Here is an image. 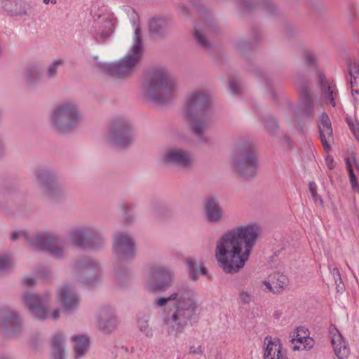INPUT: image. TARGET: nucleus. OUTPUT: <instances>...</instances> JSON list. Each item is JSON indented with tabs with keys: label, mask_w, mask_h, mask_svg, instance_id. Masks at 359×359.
I'll list each match as a JSON object with an SVG mask.
<instances>
[{
	"label": "nucleus",
	"mask_w": 359,
	"mask_h": 359,
	"mask_svg": "<svg viewBox=\"0 0 359 359\" xmlns=\"http://www.w3.org/2000/svg\"><path fill=\"white\" fill-rule=\"evenodd\" d=\"M62 63V61L60 59L55 60L48 65L47 71L43 75L39 67L36 65L29 66L26 69V79L31 83H34L43 78L47 79H54L56 77L58 68Z\"/></svg>",
	"instance_id": "obj_16"
},
{
	"label": "nucleus",
	"mask_w": 359,
	"mask_h": 359,
	"mask_svg": "<svg viewBox=\"0 0 359 359\" xmlns=\"http://www.w3.org/2000/svg\"><path fill=\"white\" fill-rule=\"evenodd\" d=\"M329 333L336 356L339 359L347 358L350 353L348 342L335 327H330Z\"/></svg>",
	"instance_id": "obj_24"
},
{
	"label": "nucleus",
	"mask_w": 359,
	"mask_h": 359,
	"mask_svg": "<svg viewBox=\"0 0 359 359\" xmlns=\"http://www.w3.org/2000/svg\"><path fill=\"white\" fill-rule=\"evenodd\" d=\"M231 165L244 180L253 178L257 172L258 162L252 147L249 143H238L234 147Z\"/></svg>",
	"instance_id": "obj_8"
},
{
	"label": "nucleus",
	"mask_w": 359,
	"mask_h": 359,
	"mask_svg": "<svg viewBox=\"0 0 359 359\" xmlns=\"http://www.w3.org/2000/svg\"><path fill=\"white\" fill-rule=\"evenodd\" d=\"M349 74L352 97L355 104H359V66L356 64H351Z\"/></svg>",
	"instance_id": "obj_30"
},
{
	"label": "nucleus",
	"mask_w": 359,
	"mask_h": 359,
	"mask_svg": "<svg viewBox=\"0 0 359 359\" xmlns=\"http://www.w3.org/2000/svg\"><path fill=\"white\" fill-rule=\"evenodd\" d=\"M266 127L269 129L270 126L269 124H266Z\"/></svg>",
	"instance_id": "obj_58"
},
{
	"label": "nucleus",
	"mask_w": 359,
	"mask_h": 359,
	"mask_svg": "<svg viewBox=\"0 0 359 359\" xmlns=\"http://www.w3.org/2000/svg\"><path fill=\"white\" fill-rule=\"evenodd\" d=\"M105 139L109 145L122 149L132 144L134 135L128 123L116 122L110 126Z\"/></svg>",
	"instance_id": "obj_13"
},
{
	"label": "nucleus",
	"mask_w": 359,
	"mask_h": 359,
	"mask_svg": "<svg viewBox=\"0 0 359 359\" xmlns=\"http://www.w3.org/2000/svg\"><path fill=\"white\" fill-rule=\"evenodd\" d=\"M255 6L260 7L268 13L272 12L274 9V6L265 0H243L242 1V7L245 10H250Z\"/></svg>",
	"instance_id": "obj_35"
},
{
	"label": "nucleus",
	"mask_w": 359,
	"mask_h": 359,
	"mask_svg": "<svg viewBox=\"0 0 359 359\" xmlns=\"http://www.w3.org/2000/svg\"><path fill=\"white\" fill-rule=\"evenodd\" d=\"M189 352H190V353H193V354L201 353H202L201 346H198L196 348L192 346L190 348Z\"/></svg>",
	"instance_id": "obj_50"
},
{
	"label": "nucleus",
	"mask_w": 359,
	"mask_h": 359,
	"mask_svg": "<svg viewBox=\"0 0 359 359\" xmlns=\"http://www.w3.org/2000/svg\"><path fill=\"white\" fill-rule=\"evenodd\" d=\"M149 278L161 280V283L148 285L147 290L154 291H162L166 290L171 284L173 278V272L168 268L160 266L153 269L149 273Z\"/></svg>",
	"instance_id": "obj_20"
},
{
	"label": "nucleus",
	"mask_w": 359,
	"mask_h": 359,
	"mask_svg": "<svg viewBox=\"0 0 359 359\" xmlns=\"http://www.w3.org/2000/svg\"><path fill=\"white\" fill-rule=\"evenodd\" d=\"M57 299L67 312L76 309L80 302L79 296L69 285H63L58 288Z\"/></svg>",
	"instance_id": "obj_21"
},
{
	"label": "nucleus",
	"mask_w": 359,
	"mask_h": 359,
	"mask_svg": "<svg viewBox=\"0 0 359 359\" xmlns=\"http://www.w3.org/2000/svg\"><path fill=\"white\" fill-rule=\"evenodd\" d=\"M83 118L78 103L68 100L54 107L50 111L49 121L55 132L64 134L74 130Z\"/></svg>",
	"instance_id": "obj_6"
},
{
	"label": "nucleus",
	"mask_w": 359,
	"mask_h": 359,
	"mask_svg": "<svg viewBox=\"0 0 359 359\" xmlns=\"http://www.w3.org/2000/svg\"><path fill=\"white\" fill-rule=\"evenodd\" d=\"M5 154V147L3 141L0 138V158Z\"/></svg>",
	"instance_id": "obj_52"
},
{
	"label": "nucleus",
	"mask_w": 359,
	"mask_h": 359,
	"mask_svg": "<svg viewBox=\"0 0 359 359\" xmlns=\"http://www.w3.org/2000/svg\"><path fill=\"white\" fill-rule=\"evenodd\" d=\"M4 10L11 16L27 15V8L24 0H3Z\"/></svg>",
	"instance_id": "obj_28"
},
{
	"label": "nucleus",
	"mask_w": 359,
	"mask_h": 359,
	"mask_svg": "<svg viewBox=\"0 0 359 359\" xmlns=\"http://www.w3.org/2000/svg\"><path fill=\"white\" fill-rule=\"evenodd\" d=\"M349 128L355 138L359 142V122L358 121H348Z\"/></svg>",
	"instance_id": "obj_45"
},
{
	"label": "nucleus",
	"mask_w": 359,
	"mask_h": 359,
	"mask_svg": "<svg viewBox=\"0 0 359 359\" xmlns=\"http://www.w3.org/2000/svg\"><path fill=\"white\" fill-rule=\"evenodd\" d=\"M264 359H287L280 341L278 338L267 336L264 340Z\"/></svg>",
	"instance_id": "obj_23"
},
{
	"label": "nucleus",
	"mask_w": 359,
	"mask_h": 359,
	"mask_svg": "<svg viewBox=\"0 0 359 359\" xmlns=\"http://www.w3.org/2000/svg\"><path fill=\"white\" fill-rule=\"evenodd\" d=\"M11 240L26 242L32 249L47 251L55 258H60L64 255L63 242L59 236L50 231H43L31 236L27 231L20 230L11 234Z\"/></svg>",
	"instance_id": "obj_7"
},
{
	"label": "nucleus",
	"mask_w": 359,
	"mask_h": 359,
	"mask_svg": "<svg viewBox=\"0 0 359 359\" xmlns=\"http://www.w3.org/2000/svg\"><path fill=\"white\" fill-rule=\"evenodd\" d=\"M71 243L81 249L98 250L106 245L102 231L93 224H83L72 228L68 234Z\"/></svg>",
	"instance_id": "obj_9"
},
{
	"label": "nucleus",
	"mask_w": 359,
	"mask_h": 359,
	"mask_svg": "<svg viewBox=\"0 0 359 359\" xmlns=\"http://www.w3.org/2000/svg\"><path fill=\"white\" fill-rule=\"evenodd\" d=\"M117 276H118V278H120V276H121V275H120L118 273H117Z\"/></svg>",
	"instance_id": "obj_59"
},
{
	"label": "nucleus",
	"mask_w": 359,
	"mask_h": 359,
	"mask_svg": "<svg viewBox=\"0 0 359 359\" xmlns=\"http://www.w3.org/2000/svg\"><path fill=\"white\" fill-rule=\"evenodd\" d=\"M169 22L163 16H155L149 20V32L153 36H159L164 33Z\"/></svg>",
	"instance_id": "obj_31"
},
{
	"label": "nucleus",
	"mask_w": 359,
	"mask_h": 359,
	"mask_svg": "<svg viewBox=\"0 0 359 359\" xmlns=\"http://www.w3.org/2000/svg\"><path fill=\"white\" fill-rule=\"evenodd\" d=\"M318 128L321 143L325 151L330 150V142L333 141V131L328 115L323 112L319 120Z\"/></svg>",
	"instance_id": "obj_26"
},
{
	"label": "nucleus",
	"mask_w": 359,
	"mask_h": 359,
	"mask_svg": "<svg viewBox=\"0 0 359 359\" xmlns=\"http://www.w3.org/2000/svg\"><path fill=\"white\" fill-rule=\"evenodd\" d=\"M325 163L327 167L330 170H332L334 167V161L332 156H327L325 158Z\"/></svg>",
	"instance_id": "obj_49"
},
{
	"label": "nucleus",
	"mask_w": 359,
	"mask_h": 359,
	"mask_svg": "<svg viewBox=\"0 0 359 359\" xmlns=\"http://www.w3.org/2000/svg\"><path fill=\"white\" fill-rule=\"evenodd\" d=\"M240 89V85L239 83L234 79H231L229 81V90L232 93H238Z\"/></svg>",
	"instance_id": "obj_46"
},
{
	"label": "nucleus",
	"mask_w": 359,
	"mask_h": 359,
	"mask_svg": "<svg viewBox=\"0 0 359 359\" xmlns=\"http://www.w3.org/2000/svg\"><path fill=\"white\" fill-rule=\"evenodd\" d=\"M161 160L168 165L187 168L191 165L193 157L187 150L180 147H172L164 150L161 154Z\"/></svg>",
	"instance_id": "obj_15"
},
{
	"label": "nucleus",
	"mask_w": 359,
	"mask_h": 359,
	"mask_svg": "<svg viewBox=\"0 0 359 359\" xmlns=\"http://www.w3.org/2000/svg\"><path fill=\"white\" fill-rule=\"evenodd\" d=\"M252 295L250 292L243 290L238 296V302L241 304H249L252 301Z\"/></svg>",
	"instance_id": "obj_39"
},
{
	"label": "nucleus",
	"mask_w": 359,
	"mask_h": 359,
	"mask_svg": "<svg viewBox=\"0 0 359 359\" xmlns=\"http://www.w3.org/2000/svg\"><path fill=\"white\" fill-rule=\"evenodd\" d=\"M346 167L349 173L350 177V182L352 186V188L354 191H359V186L357 182L356 177L353 173V170L351 165V160L348 158L346 159Z\"/></svg>",
	"instance_id": "obj_38"
},
{
	"label": "nucleus",
	"mask_w": 359,
	"mask_h": 359,
	"mask_svg": "<svg viewBox=\"0 0 359 359\" xmlns=\"http://www.w3.org/2000/svg\"><path fill=\"white\" fill-rule=\"evenodd\" d=\"M52 359H65V339L61 333H55L50 338Z\"/></svg>",
	"instance_id": "obj_29"
},
{
	"label": "nucleus",
	"mask_w": 359,
	"mask_h": 359,
	"mask_svg": "<svg viewBox=\"0 0 359 359\" xmlns=\"http://www.w3.org/2000/svg\"><path fill=\"white\" fill-rule=\"evenodd\" d=\"M50 1V0H43V4H49Z\"/></svg>",
	"instance_id": "obj_56"
},
{
	"label": "nucleus",
	"mask_w": 359,
	"mask_h": 359,
	"mask_svg": "<svg viewBox=\"0 0 359 359\" xmlns=\"http://www.w3.org/2000/svg\"><path fill=\"white\" fill-rule=\"evenodd\" d=\"M23 323L18 313L8 306L0 307V332L15 338L23 332Z\"/></svg>",
	"instance_id": "obj_14"
},
{
	"label": "nucleus",
	"mask_w": 359,
	"mask_h": 359,
	"mask_svg": "<svg viewBox=\"0 0 359 359\" xmlns=\"http://www.w3.org/2000/svg\"><path fill=\"white\" fill-rule=\"evenodd\" d=\"M178 87L170 73L165 68L154 70L143 85V95L148 101L163 103L171 99Z\"/></svg>",
	"instance_id": "obj_5"
},
{
	"label": "nucleus",
	"mask_w": 359,
	"mask_h": 359,
	"mask_svg": "<svg viewBox=\"0 0 359 359\" xmlns=\"http://www.w3.org/2000/svg\"><path fill=\"white\" fill-rule=\"evenodd\" d=\"M299 90L301 93V101L298 107H290L289 112L292 114L299 113L302 116L311 117L313 116L318 109V104H316L309 93L306 87L299 86Z\"/></svg>",
	"instance_id": "obj_17"
},
{
	"label": "nucleus",
	"mask_w": 359,
	"mask_h": 359,
	"mask_svg": "<svg viewBox=\"0 0 359 359\" xmlns=\"http://www.w3.org/2000/svg\"><path fill=\"white\" fill-rule=\"evenodd\" d=\"M304 60L308 65H315L316 62V56L313 52L306 50L304 53Z\"/></svg>",
	"instance_id": "obj_42"
},
{
	"label": "nucleus",
	"mask_w": 359,
	"mask_h": 359,
	"mask_svg": "<svg viewBox=\"0 0 359 359\" xmlns=\"http://www.w3.org/2000/svg\"><path fill=\"white\" fill-rule=\"evenodd\" d=\"M293 338L304 339L305 345L303 346L304 347L311 348L314 345L313 339L309 337L308 329L304 327H297Z\"/></svg>",
	"instance_id": "obj_36"
},
{
	"label": "nucleus",
	"mask_w": 359,
	"mask_h": 359,
	"mask_svg": "<svg viewBox=\"0 0 359 359\" xmlns=\"http://www.w3.org/2000/svg\"><path fill=\"white\" fill-rule=\"evenodd\" d=\"M126 11L131 16V22L134 29L133 42L127 54L117 62L104 63L102 69L112 76L125 79L132 76L137 69L143 55V46L140 36L139 20L135 10L129 6Z\"/></svg>",
	"instance_id": "obj_4"
},
{
	"label": "nucleus",
	"mask_w": 359,
	"mask_h": 359,
	"mask_svg": "<svg viewBox=\"0 0 359 359\" xmlns=\"http://www.w3.org/2000/svg\"><path fill=\"white\" fill-rule=\"evenodd\" d=\"M260 231L258 224L249 223L229 229L218 238L215 255L224 272L236 273L244 267Z\"/></svg>",
	"instance_id": "obj_1"
},
{
	"label": "nucleus",
	"mask_w": 359,
	"mask_h": 359,
	"mask_svg": "<svg viewBox=\"0 0 359 359\" xmlns=\"http://www.w3.org/2000/svg\"><path fill=\"white\" fill-rule=\"evenodd\" d=\"M182 116L191 131L202 137L213 116L210 93L201 88L190 90L184 99Z\"/></svg>",
	"instance_id": "obj_3"
},
{
	"label": "nucleus",
	"mask_w": 359,
	"mask_h": 359,
	"mask_svg": "<svg viewBox=\"0 0 359 359\" xmlns=\"http://www.w3.org/2000/svg\"><path fill=\"white\" fill-rule=\"evenodd\" d=\"M182 13L183 15H186L187 13V9H186V8L184 6L182 7Z\"/></svg>",
	"instance_id": "obj_54"
},
{
	"label": "nucleus",
	"mask_w": 359,
	"mask_h": 359,
	"mask_svg": "<svg viewBox=\"0 0 359 359\" xmlns=\"http://www.w3.org/2000/svg\"><path fill=\"white\" fill-rule=\"evenodd\" d=\"M39 276L42 278H47L50 274V270L47 268H42L36 272Z\"/></svg>",
	"instance_id": "obj_48"
},
{
	"label": "nucleus",
	"mask_w": 359,
	"mask_h": 359,
	"mask_svg": "<svg viewBox=\"0 0 359 359\" xmlns=\"http://www.w3.org/2000/svg\"><path fill=\"white\" fill-rule=\"evenodd\" d=\"M309 188L312 197L315 201H319L320 204H323V201L321 197L317 194V185L314 182H311L309 184Z\"/></svg>",
	"instance_id": "obj_41"
},
{
	"label": "nucleus",
	"mask_w": 359,
	"mask_h": 359,
	"mask_svg": "<svg viewBox=\"0 0 359 359\" xmlns=\"http://www.w3.org/2000/svg\"><path fill=\"white\" fill-rule=\"evenodd\" d=\"M50 2H51V3L54 4H55L57 3V0H50Z\"/></svg>",
	"instance_id": "obj_57"
},
{
	"label": "nucleus",
	"mask_w": 359,
	"mask_h": 359,
	"mask_svg": "<svg viewBox=\"0 0 359 359\" xmlns=\"http://www.w3.org/2000/svg\"><path fill=\"white\" fill-rule=\"evenodd\" d=\"M134 208V205L133 204H128L124 205V212L125 213H128L130 210H132Z\"/></svg>",
	"instance_id": "obj_53"
},
{
	"label": "nucleus",
	"mask_w": 359,
	"mask_h": 359,
	"mask_svg": "<svg viewBox=\"0 0 359 359\" xmlns=\"http://www.w3.org/2000/svg\"><path fill=\"white\" fill-rule=\"evenodd\" d=\"M154 302L158 307L168 304L161 316V326L168 334L174 336L184 332L200 308L197 290L188 285L177 286L168 297L156 298Z\"/></svg>",
	"instance_id": "obj_2"
},
{
	"label": "nucleus",
	"mask_w": 359,
	"mask_h": 359,
	"mask_svg": "<svg viewBox=\"0 0 359 359\" xmlns=\"http://www.w3.org/2000/svg\"><path fill=\"white\" fill-rule=\"evenodd\" d=\"M36 183L46 194L55 196L56 189V175L46 168H39L35 171Z\"/></svg>",
	"instance_id": "obj_18"
},
{
	"label": "nucleus",
	"mask_w": 359,
	"mask_h": 359,
	"mask_svg": "<svg viewBox=\"0 0 359 359\" xmlns=\"http://www.w3.org/2000/svg\"><path fill=\"white\" fill-rule=\"evenodd\" d=\"M26 308L29 311L33 318L39 320H44L48 317L53 320H57L60 316L59 309L48 311V306L50 300L49 293L36 294L26 292L22 297Z\"/></svg>",
	"instance_id": "obj_10"
},
{
	"label": "nucleus",
	"mask_w": 359,
	"mask_h": 359,
	"mask_svg": "<svg viewBox=\"0 0 359 359\" xmlns=\"http://www.w3.org/2000/svg\"><path fill=\"white\" fill-rule=\"evenodd\" d=\"M318 82L320 88V101L322 105L330 104L333 107H336L338 98L336 85L333 82L327 81L322 74L318 75Z\"/></svg>",
	"instance_id": "obj_19"
},
{
	"label": "nucleus",
	"mask_w": 359,
	"mask_h": 359,
	"mask_svg": "<svg viewBox=\"0 0 359 359\" xmlns=\"http://www.w3.org/2000/svg\"><path fill=\"white\" fill-rule=\"evenodd\" d=\"M149 320L150 316L147 314H139L137 316V328L147 338H151L154 336V330L149 325Z\"/></svg>",
	"instance_id": "obj_34"
},
{
	"label": "nucleus",
	"mask_w": 359,
	"mask_h": 359,
	"mask_svg": "<svg viewBox=\"0 0 359 359\" xmlns=\"http://www.w3.org/2000/svg\"><path fill=\"white\" fill-rule=\"evenodd\" d=\"M100 330L104 333H110L117 327L118 320L114 308L104 306L97 316Z\"/></svg>",
	"instance_id": "obj_22"
},
{
	"label": "nucleus",
	"mask_w": 359,
	"mask_h": 359,
	"mask_svg": "<svg viewBox=\"0 0 359 359\" xmlns=\"http://www.w3.org/2000/svg\"><path fill=\"white\" fill-rule=\"evenodd\" d=\"M15 265V262L11 257L4 255L0 257V273L7 271L13 268Z\"/></svg>",
	"instance_id": "obj_37"
},
{
	"label": "nucleus",
	"mask_w": 359,
	"mask_h": 359,
	"mask_svg": "<svg viewBox=\"0 0 359 359\" xmlns=\"http://www.w3.org/2000/svg\"><path fill=\"white\" fill-rule=\"evenodd\" d=\"M23 284L27 287H32L36 284V280L32 276H26L23 278Z\"/></svg>",
	"instance_id": "obj_47"
},
{
	"label": "nucleus",
	"mask_w": 359,
	"mask_h": 359,
	"mask_svg": "<svg viewBox=\"0 0 359 359\" xmlns=\"http://www.w3.org/2000/svg\"><path fill=\"white\" fill-rule=\"evenodd\" d=\"M332 274L335 280L336 287L338 292L342 291L344 290V285H341V275L338 269L334 268L332 270Z\"/></svg>",
	"instance_id": "obj_43"
},
{
	"label": "nucleus",
	"mask_w": 359,
	"mask_h": 359,
	"mask_svg": "<svg viewBox=\"0 0 359 359\" xmlns=\"http://www.w3.org/2000/svg\"><path fill=\"white\" fill-rule=\"evenodd\" d=\"M72 269L78 280L86 286L93 285L101 275L100 263L90 257L76 261Z\"/></svg>",
	"instance_id": "obj_12"
},
{
	"label": "nucleus",
	"mask_w": 359,
	"mask_h": 359,
	"mask_svg": "<svg viewBox=\"0 0 359 359\" xmlns=\"http://www.w3.org/2000/svg\"><path fill=\"white\" fill-rule=\"evenodd\" d=\"M204 208L207 220L209 222L218 223L224 219V210L217 198L213 196L208 198Z\"/></svg>",
	"instance_id": "obj_25"
},
{
	"label": "nucleus",
	"mask_w": 359,
	"mask_h": 359,
	"mask_svg": "<svg viewBox=\"0 0 359 359\" xmlns=\"http://www.w3.org/2000/svg\"><path fill=\"white\" fill-rule=\"evenodd\" d=\"M195 37L197 42L203 48H208L210 46V43L203 34L198 29L195 31Z\"/></svg>",
	"instance_id": "obj_40"
},
{
	"label": "nucleus",
	"mask_w": 359,
	"mask_h": 359,
	"mask_svg": "<svg viewBox=\"0 0 359 359\" xmlns=\"http://www.w3.org/2000/svg\"><path fill=\"white\" fill-rule=\"evenodd\" d=\"M93 33L97 40H104L113 32L114 25L108 18L100 19L94 22Z\"/></svg>",
	"instance_id": "obj_27"
},
{
	"label": "nucleus",
	"mask_w": 359,
	"mask_h": 359,
	"mask_svg": "<svg viewBox=\"0 0 359 359\" xmlns=\"http://www.w3.org/2000/svg\"><path fill=\"white\" fill-rule=\"evenodd\" d=\"M262 283L266 287V291L275 292L269 281L264 280V281H263Z\"/></svg>",
	"instance_id": "obj_51"
},
{
	"label": "nucleus",
	"mask_w": 359,
	"mask_h": 359,
	"mask_svg": "<svg viewBox=\"0 0 359 359\" xmlns=\"http://www.w3.org/2000/svg\"><path fill=\"white\" fill-rule=\"evenodd\" d=\"M291 342L292 344H294L292 349L294 351H299V350H309L310 348L304 347L303 346L305 345L304 344V339H302L299 338H292L291 340Z\"/></svg>",
	"instance_id": "obj_44"
},
{
	"label": "nucleus",
	"mask_w": 359,
	"mask_h": 359,
	"mask_svg": "<svg viewBox=\"0 0 359 359\" xmlns=\"http://www.w3.org/2000/svg\"><path fill=\"white\" fill-rule=\"evenodd\" d=\"M114 257L121 262H130L136 257V246L133 237L126 232H117L112 243Z\"/></svg>",
	"instance_id": "obj_11"
},
{
	"label": "nucleus",
	"mask_w": 359,
	"mask_h": 359,
	"mask_svg": "<svg viewBox=\"0 0 359 359\" xmlns=\"http://www.w3.org/2000/svg\"><path fill=\"white\" fill-rule=\"evenodd\" d=\"M271 125H272L273 127H278V125H277V123H276V120H272Z\"/></svg>",
	"instance_id": "obj_55"
},
{
	"label": "nucleus",
	"mask_w": 359,
	"mask_h": 359,
	"mask_svg": "<svg viewBox=\"0 0 359 359\" xmlns=\"http://www.w3.org/2000/svg\"><path fill=\"white\" fill-rule=\"evenodd\" d=\"M71 339L76 356H83L88 349L89 339L84 335H72Z\"/></svg>",
	"instance_id": "obj_32"
},
{
	"label": "nucleus",
	"mask_w": 359,
	"mask_h": 359,
	"mask_svg": "<svg viewBox=\"0 0 359 359\" xmlns=\"http://www.w3.org/2000/svg\"><path fill=\"white\" fill-rule=\"evenodd\" d=\"M186 264L189 270L191 278L194 281L198 279L199 276L206 275L207 273L204 266L194 258H188Z\"/></svg>",
	"instance_id": "obj_33"
}]
</instances>
